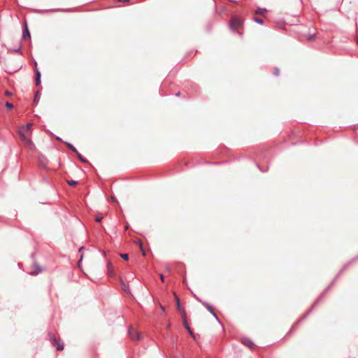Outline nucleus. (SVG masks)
I'll return each instance as SVG.
<instances>
[{"label": "nucleus", "instance_id": "obj_1", "mask_svg": "<svg viewBox=\"0 0 358 358\" xmlns=\"http://www.w3.org/2000/svg\"><path fill=\"white\" fill-rule=\"evenodd\" d=\"M48 339L52 347L55 348L57 351H62L64 349V343L60 340H57L53 334H48Z\"/></svg>", "mask_w": 358, "mask_h": 358}, {"label": "nucleus", "instance_id": "obj_2", "mask_svg": "<svg viewBox=\"0 0 358 358\" xmlns=\"http://www.w3.org/2000/svg\"><path fill=\"white\" fill-rule=\"evenodd\" d=\"M31 125V123H29L25 127H22L19 131V134L21 137V139L24 142V143L27 144L28 145H31L32 143L25 134L24 131H29Z\"/></svg>", "mask_w": 358, "mask_h": 358}, {"label": "nucleus", "instance_id": "obj_3", "mask_svg": "<svg viewBox=\"0 0 358 358\" xmlns=\"http://www.w3.org/2000/svg\"><path fill=\"white\" fill-rule=\"evenodd\" d=\"M243 20L239 17H234L230 21V28L234 31L235 30L241 28L243 25Z\"/></svg>", "mask_w": 358, "mask_h": 358}, {"label": "nucleus", "instance_id": "obj_4", "mask_svg": "<svg viewBox=\"0 0 358 358\" xmlns=\"http://www.w3.org/2000/svg\"><path fill=\"white\" fill-rule=\"evenodd\" d=\"M129 335L133 341H138L141 338V336L140 333L136 331L134 328L131 327L129 329Z\"/></svg>", "mask_w": 358, "mask_h": 358}, {"label": "nucleus", "instance_id": "obj_5", "mask_svg": "<svg viewBox=\"0 0 358 358\" xmlns=\"http://www.w3.org/2000/svg\"><path fill=\"white\" fill-rule=\"evenodd\" d=\"M36 62H35V74H36V78H35V83H36V85H38L41 84V72L40 71L36 68Z\"/></svg>", "mask_w": 358, "mask_h": 358}, {"label": "nucleus", "instance_id": "obj_6", "mask_svg": "<svg viewBox=\"0 0 358 358\" xmlns=\"http://www.w3.org/2000/svg\"><path fill=\"white\" fill-rule=\"evenodd\" d=\"M22 38L24 40H26L27 38H31L30 32H29V31L28 29L27 23H24V29H23V32H22Z\"/></svg>", "mask_w": 358, "mask_h": 358}, {"label": "nucleus", "instance_id": "obj_7", "mask_svg": "<svg viewBox=\"0 0 358 358\" xmlns=\"http://www.w3.org/2000/svg\"><path fill=\"white\" fill-rule=\"evenodd\" d=\"M242 343L243 345H245V346L248 347L250 349H252L255 346V344L253 343V342L249 339V338H243L242 340Z\"/></svg>", "mask_w": 358, "mask_h": 358}, {"label": "nucleus", "instance_id": "obj_8", "mask_svg": "<svg viewBox=\"0 0 358 358\" xmlns=\"http://www.w3.org/2000/svg\"><path fill=\"white\" fill-rule=\"evenodd\" d=\"M42 271V269L38 265L35 264L34 268L29 272L30 275H37Z\"/></svg>", "mask_w": 358, "mask_h": 358}, {"label": "nucleus", "instance_id": "obj_9", "mask_svg": "<svg viewBox=\"0 0 358 358\" xmlns=\"http://www.w3.org/2000/svg\"><path fill=\"white\" fill-rule=\"evenodd\" d=\"M41 95V92L40 90H38L35 92L33 102L35 105H37L39 102V99Z\"/></svg>", "mask_w": 358, "mask_h": 358}, {"label": "nucleus", "instance_id": "obj_10", "mask_svg": "<svg viewBox=\"0 0 358 358\" xmlns=\"http://www.w3.org/2000/svg\"><path fill=\"white\" fill-rule=\"evenodd\" d=\"M199 301L201 302V303L208 309L210 313H213L214 310L213 308L206 301H201V300H199Z\"/></svg>", "mask_w": 358, "mask_h": 358}, {"label": "nucleus", "instance_id": "obj_11", "mask_svg": "<svg viewBox=\"0 0 358 358\" xmlns=\"http://www.w3.org/2000/svg\"><path fill=\"white\" fill-rule=\"evenodd\" d=\"M183 324H184V326H185V327L186 328V329L188 331L189 334L192 337H194V334H193L192 331L191 330L190 327H189V325H188V324H187V320H185V321H183Z\"/></svg>", "mask_w": 358, "mask_h": 358}, {"label": "nucleus", "instance_id": "obj_12", "mask_svg": "<svg viewBox=\"0 0 358 358\" xmlns=\"http://www.w3.org/2000/svg\"><path fill=\"white\" fill-rule=\"evenodd\" d=\"M107 270H108V274L110 275H111L113 273V268L110 262H108V263H107Z\"/></svg>", "mask_w": 358, "mask_h": 358}, {"label": "nucleus", "instance_id": "obj_13", "mask_svg": "<svg viewBox=\"0 0 358 358\" xmlns=\"http://www.w3.org/2000/svg\"><path fill=\"white\" fill-rule=\"evenodd\" d=\"M266 12L265 8H258L255 11V14L257 15H264Z\"/></svg>", "mask_w": 358, "mask_h": 358}, {"label": "nucleus", "instance_id": "obj_14", "mask_svg": "<svg viewBox=\"0 0 358 358\" xmlns=\"http://www.w3.org/2000/svg\"><path fill=\"white\" fill-rule=\"evenodd\" d=\"M66 145H67V147L71 150H72L73 152H74L75 153H78V150H76V148L72 145L70 143H68V142H66L65 143Z\"/></svg>", "mask_w": 358, "mask_h": 358}, {"label": "nucleus", "instance_id": "obj_15", "mask_svg": "<svg viewBox=\"0 0 358 358\" xmlns=\"http://www.w3.org/2000/svg\"><path fill=\"white\" fill-rule=\"evenodd\" d=\"M77 155V157H78V159L83 162H87V159L85 158H84L78 152V153H76Z\"/></svg>", "mask_w": 358, "mask_h": 358}, {"label": "nucleus", "instance_id": "obj_16", "mask_svg": "<svg viewBox=\"0 0 358 358\" xmlns=\"http://www.w3.org/2000/svg\"><path fill=\"white\" fill-rule=\"evenodd\" d=\"M67 183L70 185V186H73V185H76L78 184V182L76 180H67Z\"/></svg>", "mask_w": 358, "mask_h": 358}, {"label": "nucleus", "instance_id": "obj_17", "mask_svg": "<svg viewBox=\"0 0 358 358\" xmlns=\"http://www.w3.org/2000/svg\"><path fill=\"white\" fill-rule=\"evenodd\" d=\"M254 20L259 24H262L264 23L263 20L259 17H254Z\"/></svg>", "mask_w": 358, "mask_h": 358}, {"label": "nucleus", "instance_id": "obj_18", "mask_svg": "<svg viewBox=\"0 0 358 358\" xmlns=\"http://www.w3.org/2000/svg\"><path fill=\"white\" fill-rule=\"evenodd\" d=\"M176 300H177V307H178V309L180 312L183 308L181 307L179 299L178 297H176Z\"/></svg>", "mask_w": 358, "mask_h": 358}, {"label": "nucleus", "instance_id": "obj_19", "mask_svg": "<svg viewBox=\"0 0 358 358\" xmlns=\"http://www.w3.org/2000/svg\"><path fill=\"white\" fill-rule=\"evenodd\" d=\"M6 107L8 109L11 110L13 108V105L11 103H10V102H6Z\"/></svg>", "mask_w": 358, "mask_h": 358}, {"label": "nucleus", "instance_id": "obj_20", "mask_svg": "<svg viewBox=\"0 0 358 358\" xmlns=\"http://www.w3.org/2000/svg\"><path fill=\"white\" fill-rule=\"evenodd\" d=\"M120 257H121L122 259H125V260H128V259H129V255H128L127 254H126V253H122V254H121V255H120Z\"/></svg>", "mask_w": 358, "mask_h": 358}, {"label": "nucleus", "instance_id": "obj_21", "mask_svg": "<svg viewBox=\"0 0 358 358\" xmlns=\"http://www.w3.org/2000/svg\"><path fill=\"white\" fill-rule=\"evenodd\" d=\"M180 313H181L182 317L183 318V321H185V320H186V313H185V310H184V309H182V310L180 311Z\"/></svg>", "mask_w": 358, "mask_h": 358}, {"label": "nucleus", "instance_id": "obj_22", "mask_svg": "<svg viewBox=\"0 0 358 358\" xmlns=\"http://www.w3.org/2000/svg\"><path fill=\"white\" fill-rule=\"evenodd\" d=\"M279 73H280V71H279V69H278V68H275V69H274V74H275V76H278V75H279Z\"/></svg>", "mask_w": 358, "mask_h": 358}, {"label": "nucleus", "instance_id": "obj_23", "mask_svg": "<svg viewBox=\"0 0 358 358\" xmlns=\"http://www.w3.org/2000/svg\"><path fill=\"white\" fill-rule=\"evenodd\" d=\"M101 220H102V217L97 216V217L95 218V221H96V222H100Z\"/></svg>", "mask_w": 358, "mask_h": 358}, {"label": "nucleus", "instance_id": "obj_24", "mask_svg": "<svg viewBox=\"0 0 358 358\" xmlns=\"http://www.w3.org/2000/svg\"><path fill=\"white\" fill-rule=\"evenodd\" d=\"M211 314L214 316V317L217 320L219 321V318L217 317V315H216V313H215V311L213 310V313H211Z\"/></svg>", "mask_w": 358, "mask_h": 358}, {"label": "nucleus", "instance_id": "obj_25", "mask_svg": "<svg viewBox=\"0 0 358 358\" xmlns=\"http://www.w3.org/2000/svg\"><path fill=\"white\" fill-rule=\"evenodd\" d=\"M211 314L214 316V317L217 320L219 321V318L217 317V315H216V313H215V311L213 310V313H211Z\"/></svg>", "mask_w": 358, "mask_h": 358}, {"label": "nucleus", "instance_id": "obj_26", "mask_svg": "<svg viewBox=\"0 0 358 358\" xmlns=\"http://www.w3.org/2000/svg\"><path fill=\"white\" fill-rule=\"evenodd\" d=\"M319 300H320V299H317V300L314 303V304L313 305V306H312L311 309L310 310V311L313 308H314V307H315V306H317V304L319 303Z\"/></svg>", "mask_w": 358, "mask_h": 358}, {"label": "nucleus", "instance_id": "obj_27", "mask_svg": "<svg viewBox=\"0 0 358 358\" xmlns=\"http://www.w3.org/2000/svg\"><path fill=\"white\" fill-rule=\"evenodd\" d=\"M314 38H315V35H311V36H310L308 40L309 41H313V40H314Z\"/></svg>", "mask_w": 358, "mask_h": 358}, {"label": "nucleus", "instance_id": "obj_28", "mask_svg": "<svg viewBox=\"0 0 358 358\" xmlns=\"http://www.w3.org/2000/svg\"><path fill=\"white\" fill-rule=\"evenodd\" d=\"M160 279H161V280H162V281H164V275H162V274H161V275H160Z\"/></svg>", "mask_w": 358, "mask_h": 358}, {"label": "nucleus", "instance_id": "obj_29", "mask_svg": "<svg viewBox=\"0 0 358 358\" xmlns=\"http://www.w3.org/2000/svg\"><path fill=\"white\" fill-rule=\"evenodd\" d=\"M15 52H20V48H19L17 50H15Z\"/></svg>", "mask_w": 358, "mask_h": 358}, {"label": "nucleus", "instance_id": "obj_30", "mask_svg": "<svg viewBox=\"0 0 358 358\" xmlns=\"http://www.w3.org/2000/svg\"><path fill=\"white\" fill-rule=\"evenodd\" d=\"M119 1H124V2H127V1H129V0H119Z\"/></svg>", "mask_w": 358, "mask_h": 358}, {"label": "nucleus", "instance_id": "obj_31", "mask_svg": "<svg viewBox=\"0 0 358 358\" xmlns=\"http://www.w3.org/2000/svg\"><path fill=\"white\" fill-rule=\"evenodd\" d=\"M111 199H112V201H116V199H115L113 196H112V198H111Z\"/></svg>", "mask_w": 358, "mask_h": 358}, {"label": "nucleus", "instance_id": "obj_32", "mask_svg": "<svg viewBox=\"0 0 358 358\" xmlns=\"http://www.w3.org/2000/svg\"><path fill=\"white\" fill-rule=\"evenodd\" d=\"M84 248L82 247L79 249V252H80Z\"/></svg>", "mask_w": 358, "mask_h": 358}, {"label": "nucleus", "instance_id": "obj_33", "mask_svg": "<svg viewBox=\"0 0 358 358\" xmlns=\"http://www.w3.org/2000/svg\"><path fill=\"white\" fill-rule=\"evenodd\" d=\"M161 308L163 311L164 310V308L162 306H161Z\"/></svg>", "mask_w": 358, "mask_h": 358}, {"label": "nucleus", "instance_id": "obj_34", "mask_svg": "<svg viewBox=\"0 0 358 358\" xmlns=\"http://www.w3.org/2000/svg\"><path fill=\"white\" fill-rule=\"evenodd\" d=\"M324 293H325V291L322 294V295L320 296V297H322L323 295H324Z\"/></svg>", "mask_w": 358, "mask_h": 358}, {"label": "nucleus", "instance_id": "obj_35", "mask_svg": "<svg viewBox=\"0 0 358 358\" xmlns=\"http://www.w3.org/2000/svg\"><path fill=\"white\" fill-rule=\"evenodd\" d=\"M57 139L59 141H62V139L59 137H57Z\"/></svg>", "mask_w": 358, "mask_h": 358}, {"label": "nucleus", "instance_id": "obj_36", "mask_svg": "<svg viewBox=\"0 0 358 358\" xmlns=\"http://www.w3.org/2000/svg\"><path fill=\"white\" fill-rule=\"evenodd\" d=\"M180 95V92H178L177 94H176V96H179Z\"/></svg>", "mask_w": 358, "mask_h": 358}, {"label": "nucleus", "instance_id": "obj_37", "mask_svg": "<svg viewBox=\"0 0 358 358\" xmlns=\"http://www.w3.org/2000/svg\"><path fill=\"white\" fill-rule=\"evenodd\" d=\"M357 43H358V39H357Z\"/></svg>", "mask_w": 358, "mask_h": 358}]
</instances>
